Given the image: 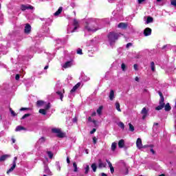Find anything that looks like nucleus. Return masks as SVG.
Returning a JSON list of instances; mask_svg holds the SVG:
<instances>
[{"instance_id": "f257e3e1", "label": "nucleus", "mask_w": 176, "mask_h": 176, "mask_svg": "<svg viewBox=\"0 0 176 176\" xmlns=\"http://www.w3.org/2000/svg\"><path fill=\"white\" fill-rule=\"evenodd\" d=\"M98 30H101L100 26V20L89 18L85 21V25L84 27V32H89V34H94Z\"/></svg>"}, {"instance_id": "f03ea898", "label": "nucleus", "mask_w": 176, "mask_h": 176, "mask_svg": "<svg viewBox=\"0 0 176 176\" xmlns=\"http://www.w3.org/2000/svg\"><path fill=\"white\" fill-rule=\"evenodd\" d=\"M122 35V34L120 33L110 32L108 35V39L111 46H112L114 42H116Z\"/></svg>"}, {"instance_id": "7ed1b4c3", "label": "nucleus", "mask_w": 176, "mask_h": 176, "mask_svg": "<svg viewBox=\"0 0 176 176\" xmlns=\"http://www.w3.org/2000/svg\"><path fill=\"white\" fill-rule=\"evenodd\" d=\"M73 25L74 28H67V34H71V32H75L76 30L79 28V21L78 19H74L73 21Z\"/></svg>"}, {"instance_id": "20e7f679", "label": "nucleus", "mask_w": 176, "mask_h": 176, "mask_svg": "<svg viewBox=\"0 0 176 176\" xmlns=\"http://www.w3.org/2000/svg\"><path fill=\"white\" fill-rule=\"evenodd\" d=\"M55 91L57 96L59 97L60 100L63 101V98H64V93H65L64 89L60 88V89H58V88L56 87L55 88Z\"/></svg>"}, {"instance_id": "39448f33", "label": "nucleus", "mask_w": 176, "mask_h": 176, "mask_svg": "<svg viewBox=\"0 0 176 176\" xmlns=\"http://www.w3.org/2000/svg\"><path fill=\"white\" fill-rule=\"evenodd\" d=\"M121 166H122L123 168L121 169L122 174H124V175H127L129 174V168H127V166L126 165V163H124V161H120Z\"/></svg>"}, {"instance_id": "423d86ee", "label": "nucleus", "mask_w": 176, "mask_h": 176, "mask_svg": "<svg viewBox=\"0 0 176 176\" xmlns=\"http://www.w3.org/2000/svg\"><path fill=\"white\" fill-rule=\"evenodd\" d=\"M72 65H75V62L70 59L69 60L66 61L63 65V68L67 69V68H71Z\"/></svg>"}, {"instance_id": "0eeeda50", "label": "nucleus", "mask_w": 176, "mask_h": 176, "mask_svg": "<svg viewBox=\"0 0 176 176\" xmlns=\"http://www.w3.org/2000/svg\"><path fill=\"white\" fill-rule=\"evenodd\" d=\"M52 133H54L55 134H57V137L59 138H64L65 135L63 132H61L60 129H58L57 128H54L52 129Z\"/></svg>"}, {"instance_id": "6e6552de", "label": "nucleus", "mask_w": 176, "mask_h": 176, "mask_svg": "<svg viewBox=\"0 0 176 176\" xmlns=\"http://www.w3.org/2000/svg\"><path fill=\"white\" fill-rule=\"evenodd\" d=\"M16 162H17V157H14V160L12 164L10 165V168H9L7 171L8 175H9L10 173H12L14 168H16Z\"/></svg>"}, {"instance_id": "1a4fd4ad", "label": "nucleus", "mask_w": 176, "mask_h": 176, "mask_svg": "<svg viewBox=\"0 0 176 176\" xmlns=\"http://www.w3.org/2000/svg\"><path fill=\"white\" fill-rule=\"evenodd\" d=\"M164 108V98H162L160 100V105L155 107L156 111H160Z\"/></svg>"}, {"instance_id": "9d476101", "label": "nucleus", "mask_w": 176, "mask_h": 176, "mask_svg": "<svg viewBox=\"0 0 176 176\" xmlns=\"http://www.w3.org/2000/svg\"><path fill=\"white\" fill-rule=\"evenodd\" d=\"M31 25H30L29 23L25 24L24 29L25 34H27L28 35L29 34H31Z\"/></svg>"}, {"instance_id": "9b49d317", "label": "nucleus", "mask_w": 176, "mask_h": 176, "mask_svg": "<svg viewBox=\"0 0 176 176\" xmlns=\"http://www.w3.org/2000/svg\"><path fill=\"white\" fill-rule=\"evenodd\" d=\"M136 146L138 149H142V148H144V146H142V140L140 138H138L136 141Z\"/></svg>"}, {"instance_id": "f8f14e48", "label": "nucleus", "mask_w": 176, "mask_h": 176, "mask_svg": "<svg viewBox=\"0 0 176 176\" xmlns=\"http://www.w3.org/2000/svg\"><path fill=\"white\" fill-rule=\"evenodd\" d=\"M151 34H152V29L151 28H146L144 30V36H149V35H151Z\"/></svg>"}, {"instance_id": "ddd939ff", "label": "nucleus", "mask_w": 176, "mask_h": 176, "mask_svg": "<svg viewBox=\"0 0 176 176\" xmlns=\"http://www.w3.org/2000/svg\"><path fill=\"white\" fill-rule=\"evenodd\" d=\"M21 9V10H28L34 9V7L31 5H22Z\"/></svg>"}, {"instance_id": "4468645a", "label": "nucleus", "mask_w": 176, "mask_h": 176, "mask_svg": "<svg viewBox=\"0 0 176 176\" xmlns=\"http://www.w3.org/2000/svg\"><path fill=\"white\" fill-rule=\"evenodd\" d=\"M141 113L142 116L143 120L146 118V116H148V111L146 110V108L144 107L141 111Z\"/></svg>"}, {"instance_id": "2eb2a0df", "label": "nucleus", "mask_w": 176, "mask_h": 176, "mask_svg": "<svg viewBox=\"0 0 176 176\" xmlns=\"http://www.w3.org/2000/svg\"><path fill=\"white\" fill-rule=\"evenodd\" d=\"M109 98L110 101H113V100H115V91L113 90L110 91Z\"/></svg>"}, {"instance_id": "dca6fc26", "label": "nucleus", "mask_w": 176, "mask_h": 176, "mask_svg": "<svg viewBox=\"0 0 176 176\" xmlns=\"http://www.w3.org/2000/svg\"><path fill=\"white\" fill-rule=\"evenodd\" d=\"M80 87V82L77 83L70 91L71 94H72V93H75L76 91V90H78V89H79V87Z\"/></svg>"}, {"instance_id": "f3484780", "label": "nucleus", "mask_w": 176, "mask_h": 176, "mask_svg": "<svg viewBox=\"0 0 176 176\" xmlns=\"http://www.w3.org/2000/svg\"><path fill=\"white\" fill-rule=\"evenodd\" d=\"M44 173L47 175H52V171H50V169H49V166L46 165L44 166Z\"/></svg>"}, {"instance_id": "a211bd4d", "label": "nucleus", "mask_w": 176, "mask_h": 176, "mask_svg": "<svg viewBox=\"0 0 176 176\" xmlns=\"http://www.w3.org/2000/svg\"><path fill=\"white\" fill-rule=\"evenodd\" d=\"M106 162L109 164V167L110 168L111 174H113V173H115V168H113V166H112V163H111V162H109V160H106Z\"/></svg>"}, {"instance_id": "6ab92c4d", "label": "nucleus", "mask_w": 176, "mask_h": 176, "mask_svg": "<svg viewBox=\"0 0 176 176\" xmlns=\"http://www.w3.org/2000/svg\"><path fill=\"white\" fill-rule=\"evenodd\" d=\"M98 167H99V168H104L107 167V163L102 162V161H101V160H99Z\"/></svg>"}, {"instance_id": "aec40b11", "label": "nucleus", "mask_w": 176, "mask_h": 176, "mask_svg": "<svg viewBox=\"0 0 176 176\" xmlns=\"http://www.w3.org/2000/svg\"><path fill=\"white\" fill-rule=\"evenodd\" d=\"M118 28H122V30H126L127 28V25L125 23H120L118 25Z\"/></svg>"}, {"instance_id": "412c9836", "label": "nucleus", "mask_w": 176, "mask_h": 176, "mask_svg": "<svg viewBox=\"0 0 176 176\" xmlns=\"http://www.w3.org/2000/svg\"><path fill=\"white\" fill-rule=\"evenodd\" d=\"M144 148H148V149H150V152H151V153L153 155H155V150H153V145H146L144 146Z\"/></svg>"}, {"instance_id": "4be33fe9", "label": "nucleus", "mask_w": 176, "mask_h": 176, "mask_svg": "<svg viewBox=\"0 0 176 176\" xmlns=\"http://www.w3.org/2000/svg\"><path fill=\"white\" fill-rule=\"evenodd\" d=\"M9 157H10V155H2L1 157H0V162H5V160H6L7 159H9Z\"/></svg>"}, {"instance_id": "5701e85b", "label": "nucleus", "mask_w": 176, "mask_h": 176, "mask_svg": "<svg viewBox=\"0 0 176 176\" xmlns=\"http://www.w3.org/2000/svg\"><path fill=\"white\" fill-rule=\"evenodd\" d=\"M46 102L43 100H38L36 102L37 107H43Z\"/></svg>"}, {"instance_id": "b1692460", "label": "nucleus", "mask_w": 176, "mask_h": 176, "mask_svg": "<svg viewBox=\"0 0 176 176\" xmlns=\"http://www.w3.org/2000/svg\"><path fill=\"white\" fill-rule=\"evenodd\" d=\"M46 141V139L44 137H41L37 142V144H44Z\"/></svg>"}, {"instance_id": "393cba45", "label": "nucleus", "mask_w": 176, "mask_h": 176, "mask_svg": "<svg viewBox=\"0 0 176 176\" xmlns=\"http://www.w3.org/2000/svg\"><path fill=\"white\" fill-rule=\"evenodd\" d=\"M84 168L85 170V174H89L90 166L87 164H84Z\"/></svg>"}, {"instance_id": "a878e982", "label": "nucleus", "mask_w": 176, "mask_h": 176, "mask_svg": "<svg viewBox=\"0 0 176 176\" xmlns=\"http://www.w3.org/2000/svg\"><path fill=\"white\" fill-rule=\"evenodd\" d=\"M116 109L118 112H122V109H120V104L119 102H116Z\"/></svg>"}, {"instance_id": "bb28decb", "label": "nucleus", "mask_w": 176, "mask_h": 176, "mask_svg": "<svg viewBox=\"0 0 176 176\" xmlns=\"http://www.w3.org/2000/svg\"><path fill=\"white\" fill-rule=\"evenodd\" d=\"M118 146H119V148H123V146H124V140H120L118 142Z\"/></svg>"}, {"instance_id": "cd10ccee", "label": "nucleus", "mask_w": 176, "mask_h": 176, "mask_svg": "<svg viewBox=\"0 0 176 176\" xmlns=\"http://www.w3.org/2000/svg\"><path fill=\"white\" fill-rule=\"evenodd\" d=\"M61 12H63V7H60L58 10L54 13V16H58V14H61Z\"/></svg>"}, {"instance_id": "c85d7f7f", "label": "nucleus", "mask_w": 176, "mask_h": 176, "mask_svg": "<svg viewBox=\"0 0 176 176\" xmlns=\"http://www.w3.org/2000/svg\"><path fill=\"white\" fill-rule=\"evenodd\" d=\"M44 108H45V111H47L49 109H50V103H45L44 105H43Z\"/></svg>"}, {"instance_id": "c756f323", "label": "nucleus", "mask_w": 176, "mask_h": 176, "mask_svg": "<svg viewBox=\"0 0 176 176\" xmlns=\"http://www.w3.org/2000/svg\"><path fill=\"white\" fill-rule=\"evenodd\" d=\"M21 130H25V128L21 126H16L15 131H21Z\"/></svg>"}, {"instance_id": "7c9ffc66", "label": "nucleus", "mask_w": 176, "mask_h": 176, "mask_svg": "<svg viewBox=\"0 0 176 176\" xmlns=\"http://www.w3.org/2000/svg\"><path fill=\"white\" fill-rule=\"evenodd\" d=\"M171 110V106H170V103H167L165 105V111H168Z\"/></svg>"}, {"instance_id": "2f4dec72", "label": "nucleus", "mask_w": 176, "mask_h": 176, "mask_svg": "<svg viewBox=\"0 0 176 176\" xmlns=\"http://www.w3.org/2000/svg\"><path fill=\"white\" fill-rule=\"evenodd\" d=\"M91 167L94 173H96V171H97V165L96 164H92Z\"/></svg>"}, {"instance_id": "473e14b6", "label": "nucleus", "mask_w": 176, "mask_h": 176, "mask_svg": "<svg viewBox=\"0 0 176 176\" xmlns=\"http://www.w3.org/2000/svg\"><path fill=\"white\" fill-rule=\"evenodd\" d=\"M39 113H41V115H46L47 112L45 109H41L38 111Z\"/></svg>"}, {"instance_id": "72a5a7b5", "label": "nucleus", "mask_w": 176, "mask_h": 176, "mask_svg": "<svg viewBox=\"0 0 176 176\" xmlns=\"http://www.w3.org/2000/svg\"><path fill=\"white\" fill-rule=\"evenodd\" d=\"M102 106H100L99 108L97 109V113L99 115H101V113L102 112Z\"/></svg>"}, {"instance_id": "f704fd0d", "label": "nucleus", "mask_w": 176, "mask_h": 176, "mask_svg": "<svg viewBox=\"0 0 176 176\" xmlns=\"http://www.w3.org/2000/svg\"><path fill=\"white\" fill-rule=\"evenodd\" d=\"M153 21V18L148 16L146 20V24H149V23H152Z\"/></svg>"}, {"instance_id": "c9c22d12", "label": "nucleus", "mask_w": 176, "mask_h": 176, "mask_svg": "<svg viewBox=\"0 0 176 176\" xmlns=\"http://www.w3.org/2000/svg\"><path fill=\"white\" fill-rule=\"evenodd\" d=\"M151 71H153V72H155V63L154 62L151 63Z\"/></svg>"}, {"instance_id": "e433bc0d", "label": "nucleus", "mask_w": 176, "mask_h": 176, "mask_svg": "<svg viewBox=\"0 0 176 176\" xmlns=\"http://www.w3.org/2000/svg\"><path fill=\"white\" fill-rule=\"evenodd\" d=\"M116 145H117L116 142L112 143V144H111V151H115V149H116Z\"/></svg>"}, {"instance_id": "4c0bfd02", "label": "nucleus", "mask_w": 176, "mask_h": 176, "mask_svg": "<svg viewBox=\"0 0 176 176\" xmlns=\"http://www.w3.org/2000/svg\"><path fill=\"white\" fill-rule=\"evenodd\" d=\"M47 154L48 155L50 159H53V153L52 151H47Z\"/></svg>"}, {"instance_id": "58836bf2", "label": "nucleus", "mask_w": 176, "mask_h": 176, "mask_svg": "<svg viewBox=\"0 0 176 176\" xmlns=\"http://www.w3.org/2000/svg\"><path fill=\"white\" fill-rule=\"evenodd\" d=\"M118 126L119 127H120V129H122V130H124V124L122 122L118 123Z\"/></svg>"}, {"instance_id": "ea45409f", "label": "nucleus", "mask_w": 176, "mask_h": 176, "mask_svg": "<svg viewBox=\"0 0 176 176\" xmlns=\"http://www.w3.org/2000/svg\"><path fill=\"white\" fill-rule=\"evenodd\" d=\"M73 166L74 167V172L76 173L78 172V165H76V162H74L73 163Z\"/></svg>"}, {"instance_id": "a19ab883", "label": "nucleus", "mask_w": 176, "mask_h": 176, "mask_svg": "<svg viewBox=\"0 0 176 176\" xmlns=\"http://www.w3.org/2000/svg\"><path fill=\"white\" fill-rule=\"evenodd\" d=\"M129 126L130 131H134V126H133V124H131V123H129Z\"/></svg>"}, {"instance_id": "79ce46f5", "label": "nucleus", "mask_w": 176, "mask_h": 176, "mask_svg": "<svg viewBox=\"0 0 176 176\" xmlns=\"http://www.w3.org/2000/svg\"><path fill=\"white\" fill-rule=\"evenodd\" d=\"M10 112L11 115H12V116H16L17 115L14 113V111H13V109H12V108H10Z\"/></svg>"}, {"instance_id": "37998d69", "label": "nucleus", "mask_w": 176, "mask_h": 176, "mask_svg": "<svg viewBox=\"0 0 176 176\" xmlns=\"http://www.w3.org/2000/svg\"><path fill=\"white\" fill-rule=\"evenodd\" d=\"M170 4L176 8V0H170Z\"/></svg>"}, {"instance_id": "c03bdc74", "label": "nucleus", "mask_w": 176, "mask_h": 176, "mask_svg": "<svg viewBox=\"0 0 176 176\" xmlns=\"http://www.w3.org/2000/svg\"><path fill=\"white\" fill-rule=\"evenodd\" d=\"M77 54H80V55L83 54V53L82 52V49L80 48L77 49Z\"/></svg>"}, {"instance_id": "a18cd8bd", "label": "nucleus", "mask_w": 176, "mask_h": 176, "mask_svg": "<svg viewBox=\"0 0 176 176\" xmlns=\"http://www.w3.org/2000/svg\"><path fill=\"white\" fill-rule=\"evenodd\" d=\"M121 68H122V71H126V65H124V63H122L121 65Z\"/></svg>"}, {"instance_id": "49530a36", "label": "nucleus", "mask_w": 176, "mask_h": 176, "mask_svg": "<svg viewBox=\"0 0 176 176\" xmlns=\"http://www.w3.org/2000/svg\"><path fill=\"white\" fill-rule=\"evenodd\" d=\"M82 80H84V82H87L88 80H90V78L87 76H85L83 78H82Z\"/></svg>"}, {"instance_id": "de8ad7c7", "label": "nucleus", "mask_w": 176, "mask_h": 176, "mask_svg": "<svg viewBox=\"0 0 176 176\" xmlns=\"http://www.w3.org/2000/svg\"><path fill=\"white\" fill-rule=\"evenodd\" d=\"M30 115L31 114L30 113H26L21 118V119H25V118H28V116H30Z\"/></svg>"}, {"instance_id": "09e8293b", "label": "nucleus", "mask_w": 176, "mask_h": 176, "mask_svg": "<svg viewBox=\"0 0 176 176\" xmlns=\"http://www.w3.org/2000/svg\"><path fill=\"white\" fill-rule=\"evenodd\" d=\"M93 142L94 144H97V138H96V137L93 138Z\"/></svg>"}, {"instance_id": "8fccbe9b", "label": "nucleus", "mask_w": 176, "mask_h": 176, "mask_svg": "<svg viewBox=\"0 0 176 176\" xmlns=\"http://www.w3.org/2000/svg\"><path fill=\"white\" fill-rule=\"evenodd\" d=\"M148 168H149V170L153 169V164H151L148 165Z\"/></svg>"}, {"instance_id": "3c124183", "label": "nucleus", "mask_w": 176, "mask_h": 176, "mask_svg": "<svg viewBox=\"0 0 176 176\" xmlns=\"http://www.w3.org/2000/svg\"><path fill=\"white\" fill-rule=\"evenodd\" d=\"M15 79H16V80H19V79H20V74H16V76H15Z\"/></svg>"}, {"instance_id": "603ef678", "label": "nucleus", "mask_w": 176, "mask_h": 176, "mask_svg": "<svg viewBox=\"0 0 176 176\" xmlns=\"http://www.w3.org/2000/svg\"><path fill=\"white\" fill-rule=\"evenodd\" d=\"M159 126L158 123H154L153 129H157V126Z\"/></svg>"}, {"instance_id": "864d4df0", "label": "nucleus", "mask_w": 176, "mask_h": 176, "mask_svg": "<svg viewBox=\"0 0 176 176\" xmlns=\"http://www.w3.org/2000/svg\"><path fill=\"white\" fill-rule=\"evenodd\" d=\"M133 68H134V69H135V71H137V69H138V65L137 64H135V65H133Z\"/></svg>"}, {"instance_id": "5fc2aeb1", "label": "nucleus", "mask_w": 176, "mask_h": 176, "mask_svg": "<svg viewBox=\"0 0 176 176\" xmlns=\"http://www.w3.org/2000/svg\"><path fill=\"white\" fill-rule=\"evenodd\" d=\"M131 45H132V44L131 43H127L126 45V49H129L130 47V46H131Z\"/></svg>"}, {"instance_id": "6e6d98bb", "label": "nucleus", "mask_w": 176, "mask_h": 176, "mask_svg": "<svg viewBox=\"0 0 176 176\" xmlns=\"http://www.w3.org/2000/svg\"><path fill=\"white\" fill-rule=\"evenodd\" d=\"M95 131H96V129H93L91 131H90V134H94Z\"/></svg>"}, {"instance_id": "4d7b16f0", "label": "nucleus", "mask_w": 176, "mask_h": 176, "mask_svg": "<svg viewBox=\"0 0 176 176\" xmlns=\"http://www.w3.org/2000/svg\"><path fill=\"white\" fill-rule=\"evenodd\" d=\"M135 80L136 82H140V78L139 77H135Z\"/></svg>"}, {"instance_id": "13d9d810", "label": "nucleus", "mask_w": 176, "mask_h": 176, "mask_svg": "<svg viewBox=\"0 0 176 176\" xmlns=\"http://www.w3.org/2000/svg\"><path fill=\"white\" fill-rule=\"evenodd\" d=\"M159 94H160V100H162V98H164L163 94H162V92H160Z\"/></svg>"}, {"instance_id": "bf43d9fd", "label": "nucleus", "mask_w": 176, "mask_h": 176, "mask_svg": "<svg viewBox=\"0 0 176 176\" xmlns=\"http://www.w3.org/2000/svg\"><path fill=\"white\" fill-rule=\"evenodd\" d=\"M27 109H28V108H24V107H23V108H21V109H20V111H27Z\"/></svg>"}, {"instance_id": "052dcab7", "label": "nucleus", "mask_w": 176, "mask_h": 176, "mask_svg": "<svg viewBox=\"0 0 176 176\" xmlns=\"http://www.w3.org/2000/svg\"><path fill=\"white\" fill-rule=\"evenodd\" d=\"M67 163H68V164L71 163V161H69V157L67 158Z\"/></svg>"}, {"instance_id": "680f3d73", "label": "nucleus", "mask_w": 176, "mask_h": 176, "mask_svg": "<svg viewBox=\"0 0 176 176\" xmlns=\"http://www.w3.org/2000/svg\"><path fill=\"white\" fill-rule=\"evenodd\" d=\"M145 0H138V3H142V2H144Z\"/></svg>"}, {"instance_id": "e2e57ef3", "label": "nucleus", "mask_w": 176, "mask_h": 176, "mask_svg": "<svg viewBox=\"0 0 176 176\" xmlns=\"http://www.w3.org/2000/svg\"><path fill=\"white\" fill-rule=\"evenodd\" d=\"M57 167H58V171H60V170H61V167H60V165H58Z\"/></svg>"}, {"instance_id": "0e129e2a", "label": "nucleus", "mask_w": 176, "mask_h": 176, "mask_svg": "<svg viewBox=\"0 0 176 176\" xmlns=\"http://www.w3.org/2000/svg\"><path fill=\"white\" fill-rule=\"evenodd\" d=\"M110 3H112V2H115V0H108Z\"/></svg>"}, {"instance_id": "69168bd1", "label": "nucleus", "mask_w": 176, "mask_h": 176, "mask_svg": "<svg viewBox=\"0 0 176 176\" xmlns=\"http://www.w3.org/2000/svg\"><path fill=\"white\" fill-rule=\"evenodd\" d=\"M96 113L94 112V113H92L91 116H96Z\"/></svg>"}, {"instance_id": "338daca9", "label": "nucleus", "mask_w": 176, "mask_h": 176, "mask_svg": "<svg viewBox=\"0 0 176 176\" xmlns=\"http://www.w3.org/2000/svg\"><path fill=\"white\" fill-rule=\"evenodd\" d=\"M12 144H14V142H16V140H14V139H12Z\"/></svg>"}, {"instance_id": "774afa93", "label": "nucleus", "mask_w": 176, "mask_h": 176, "mask_svg": "<svg viewBox=\"0 0 176 176\" xmlns=\"http://www.w3.org/2000/svg\"><path fill=\"white\" fill-rule=\"evenodd\" d=\"M102 176H107V174L102 173Z\"/></svg>"}]
</instances>
